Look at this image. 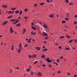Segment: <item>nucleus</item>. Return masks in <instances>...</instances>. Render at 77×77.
Instances as JSON below:
<instances>
[{"label":"nucleus","instance_id":"f257e3e1","mask_svg":"<svg viewBox=\"0 0 77 77\" xmlns=\"http://www.w3.org/2000/svg\"><path fill=\"white\" fill-rule=\"evenodd\" d=\"M46 60L47 62H48L49 63L50 62H51V61L50 60L49 58H48L47 59H45Z\"/></svg>","mask_w":77,"mask_h":77},{"label":"nucleus","instance_id":"f03ea898","mask_svg":"<svg viewBox=\"0 0 77 77\" xmlns=\"http://www.w3.org/2000/svg\"><path fill=\"white\" fill-rule=\"evenodd\" d=\"M43 26L44 29H47V25H45V24H44L43 25Z\"/></svg>","mask_w":77,"mask_h":77},{"label":"nucleus","instance_id":"7ed1b4c3","mask_svg":"<svg viewBox=\"0 0 77 77\" xmlns=\"http://www.w3.org/2000/svg\"><path fill=\"white\" fill-rule=\"evenodd\" d=\"M37 74L38 76H39V77H41V76L42 75V73H41V72H38Z\"/></svg>","mask_w":77,"mask_h":77},{"label":"nucleus","instance_id":"20e7f679","mask_svg":"<svg viewBox=\"0 0 77 77\" xmlns=\"http://www.w3.org/2000/svg\"><path fill=\"white\" fill-rule=\"evenodd\" d=\"M43 33L44 36H48V34H47V33L45 32H43Z\"/></svg>","mask_w":77,"mask_h":77},{"label":"nucleus","instance_id":"39448f33","mask_svg":"<svg viewBox=\"0 0 77 77\" xmlns=\"http://www.w3.org/2000/svg\"><path fill=\"white\" fill-rule=\"evenodd\" d=\"M2 7L3 8H6L8 7V6L7 5H3Z\"/></svg>","mask_w":77,"mask_h":77},{"label":"nucleus","instance_id":"423d86ee","mask_svg":"<svg viewBox=\"0 0 77 77\" xmlns=\"http://www.w3.org/2000/svg\"><path fill=\"white\" fill-rule=\"evenodd\" d=\"M32 58H36V54H34L32 55V56H31Z\"/></svg>","mask_w":77,"mask_h":77},{"label":"nucleus","instance_id":"0eeeda50","mask_svg":"<svg viewBox=\"0 0 77 77\" xmlns=\"http://www.w3.org/2000/svg\"><path fill=\"white\" fill-rule=\"evenodd\" d=\"M8 21H5V22H3V26H5V25H6V24L8 23Z\"/></svg>","mask_w":77,"mask_h":77},{"label":"nucleus","instance_id":"6e6552de","mask_svg":"<svg viewBox=\"0 0 77 77\" xmlns=\"http://www.w3.org/2000/svg\"><path fill=\"white\" fill-rule=\"evenodd\" d=\"M31 34L32 35H35L36 34V32H34L33 33V31H32L31 32Z\"/></svg>","mask_w":77,"mask_h":77},{"label":"nucleus","instance_id":"1a4fd4ad","mask_svg":"<svg viewBox=\"0 0 77 77\" xmlns=\"http://www.w3.org/2000/svg\"><path fill=\"white\" fill-rule=\"evenodd\" d=\"M54 16L53 14H51L49 15V17L50 18H54Z\"/></svg>","mask_w":77,"mask_h":77},{"label":"nucleus","instance_id":"9d476101","mask_svg":"<svg viewBox=\"0 0 77 77\" xmlns=\"http://www.w3.org/2000/svg\"><path fill=\"white\" fill-rule=\"evenodd\" d=\"M11 21H12V22H15L16 21V20L14 19H12L11 20Z\"/></svg>","mask_w":77,"mask_h":77},{"label":"nucleus","instance_id":"9b49d317","mask_svg":"<svg viewBox=\"0 0 77 77\" xmlns=\"http://www.w3.org/2000/svg\"><path fill=\"white\" fill-rule=\"evenodd\" d=\"M36 49L37 50H40L41 49V48H40L39 47H36Z\"/></svg>","mask_w":77,"mask_h":77},{"label":"nucleus","instance_id":"f8f14e48","mask_svg":"<svg viewBox=\"0 0 77 77\" xmlns=\"http://www.w3.org/2000/svg\"><path fill=\"white\" fill-rule=\"evenodd\" d=\"M22 45L20 43L19 45V48H20V49H22V48L21 47Z\"/></svg>","mask_w":77,"mask_h":77},{"label":"nucleus","instance_id":"ddd939ff","mask_svg":"<svg viewBox=\"0 0 77 77\" xmlns=\"http://www.w3.org/2000/svg\"><path fill=\"white\" fill-rule=\"evenodd\" d=\"M20 13V11L18 10L17 11L15 12V14H19Z\"/></svg>","mask_w":77,"mask_h":77},{"label":"nucleus","instance_id":"4468645a","mask_svg":"<svg viewBox=\"0 0 77 77\" xmlns=\"http://www.w3.org/2000/svg\"><path fill=\"white\" fill-rule=\"evenodd\" d=\"M24 11L25 12H27L28 11V9L27 8H25L24 9Z\"/></svg>","mask_w":77,"mask_h":77},{"label":"nucleus","instance_id":"2eb2a0df","mask_svg":"<svg viewBox=\"0 0 77 77\" xmlns=\"http://www.w3.org/2000/svg\"><path fill=\"white\" fill-rule=\"evenodd\" d=\"M45 57V56L44 55H42L41 57L42 58H44Z\"/></svg>","mask_w":77,"mask_h":77},{"label":"nucleus","instance_id":"dca6fc26","mask_svg":"<svg viewBox=\"0 0 77 77\" xmlns=\"http://www.w3.org/2000/svg\"><path fill=\"white\" fill-rule=\"evenodd\" d=\"M21 25V24L19 23L18 24H17V25H16V26H18V27H19V26H20Z\"/></svg>","mask_w":77,"mask_h":77},{"label":"nucleus","instance_id":"f3484780","mask_svg":"<svg viewBox=\"0 0 77 77\" xmlns=\"http://www.w3.org/2000/svg\"><path fill=\"white\" fill-rule=\"evenodd\" d=\"M74 24H75V25H76V24H77V22L76 21H74Z\"/></svg>","mask_w":77,"mask_h":77},{"label":"nucleus","instance_id":"a211bd4d","mask_svg":"<svg viewBox=\"0 0 77 77\" xmlns=\"http://www.w3.org/2000/svg\"><path fill=\"white\" fill-rule=\"evenodd\" d=\"M32 29H33V30H36V28H35V27L34 26H32Z\"/></svg>","mask_w":77,"mask_h":77},{"label":"nucleus","instance_id":"6ab92c4d","mask_svg":"<svg viewBox=\"0 0 77 77\" xmlns=\"http://www.w3.org/2000/svg\"><path fill=\"white\" fill-rule=\"evenodd\" d=\"M66 17H69V13H67L66 14Z\"/></svg>","mask_w":77,"mask_h":77},{"label":"nucleus","instance_id":"aec40b11","mask_svg":"<svg viewBox=\"0 0 77 77\" xmlns=\"http://www.w3.org/2000/svg\"><path fill=\"white\" fill-rule=\"evenodd\" d=\"M11 10L12 11H14V10H15L16 9V8H12L11 9Z\"/></svg>","mask_w":77,"mask_h":77},{"label":"nucleus","instance_id":"412c9836","mask_svg":"<svg viewBox=\"0 0 77 77\" xmlns=\"http://www.w3.org/2000/svg\"><path fill=\"white\" fill-rule=\"evenodd\" d=\"M22 13H23V11H20V15H21V14H22Z\"/></svg>","mask_w":77,"mask_h":77},{"label":"nucleus","instance_id":"4be33fe9","mask_svg":"<svg viewBox=\"0 0 77 77\" xmlns=\"http://www.w3.org/2000/svg\"><path fill=\"white\" fill-rule=\"evenodd\" d=\"M66 38H71V37L70 36L67 35H66Z\"/></svg>","mask_w":77,"mask_h":77},{"label":"nucleus","instance_id":"5701e85b","mask_svg":"<svg viewBox=\"0 0 77 77\" xmlns=\"http://www.w3.org/2000/svg\"><path fill=\"white\" fill-rule=\"evenodd\" d=\"M47 50H48L47 49H44V50H43V51H47Z\"/></svg>","mask_w":77,"mask_h":77},{"label":"nucleus","instance_id":"b1692460","mask_svg":"<svg viewBox=\"0 0 77 77\" xmlns=\"http://www.w3.org/2000/svg\"><path fill=\"white\" fill-rule=\"evenodd\" d=\"M72 41H73V39H72L69 42V43H71V42H72Z\"/></svg>","mask_w":77,"mask_h":77},{"label":"nucleus","instance_id":"393cba45","mask_svg":"<svg viewBox=\"0 0 77 77\" xmlns=\"http://www.w3.org/2000/svg\"><path fill=\"white\" fill-rule=\"evenodd\" d=\"M65 38V36H61L60 37V39H61V38Z\"/></svg>","mask_w":77,"mask_h":77},{"label":"nucleus","instance_id":"a878e982","mask_svg":"<svg viewBox=\"0 0 77 77\" xmlns=\"http://www.w3.org/2000/svg\"><path fill=\"white\" fill-rule=\"evenodd\" d=\"M44 2H42V3H40V5H41L42 6V5H44Z\"/></svg>","mask_w":77,"mask_h":77},{"label":"nucleus","instance_id":"bb28decb","mask_svg":"<svg viewBox=\"0 0 77 77\" xmlns=\"http://www.w3.org/2000/svg\"><path fill=\"white\" fill-rule=\"evenodd\" d=\"M14 45H12V48H11V50H14Z\"/></svg>","mask_w":77,"mask_h":77},{"label":"nucleus","instance_id":"cd10ccee","mask_svg":"<svg viewBox=\"0 0 77 77\" xmlns=\"http://www.w3.org/2000/svg\"><path fill=\"white\" fill-rule=\"evenodd\" d=\"M12 13V11H10L8 12V14H11Z\"/></svg>","mask_w":77,"mask_h":77},{"label":"nucleus","instance_id":"c85d7f7f","mask_svg":"<svg viewBox=\"0 0 77 77\" xmlns=\"http://www.w3.org/2000/svg\"><path fill=\"white\" fill-rule=\"evenodd\" d=\"M12 17V15L11 16H8V18H11Z\"/></svg>","mask_w":77,"mask_h":77},{"label":"nucleus","instance_id":"c756f323","mask_svg":"<svg viewBox=\"0 0 77 77\" xmlns=\"http://www.w3.org/2000/svg\"><path fill=\"white\" fill-rule=\"evenodd\" d=\"M27 46H28V44H26L24 46V47H25V48H26V47H27Z\"/></svg>","mask_w":77,"mask_h":77},{"label":"nucleus","instance_id":"7c9ffc66","mask_svg":"<svg viewBox=\"0 0 77 77\" xmlns=\"http://www.w3.org/2000/svg\"><path fill=\"white\" fill-rule=\"evenodd\" d=\"M74 42H75V43H76V42H77V39H75L74 40Z\"/></svg>","mask_w":77,"mask_h":77},{"label":"nucleus","instance_id":"2f4dec72","mask_svg":"<svg viewBox=\"0 0 77 77\" xmlns=\"http://www.w3.org/2000/svg\"><path fill=\"white\" fill-rule=\"evenodd\" d=\"M60 59H63V57L62 56L60 57Z\"/></svg>","mask_w":77,"mask_h":77},{"label":"nucleus","instance_id":"473e14b6","mask_svg":"<svg viewBox=\"0 0 77 77\" xmlns=\"http://www.w3.org/2000/svg\"><path fill=\"white\" fill-rule=\"evenodd\" d=\"M66 3H69V0H66Z\"/></svg>","mask_w":77,"mask_h":77},{"label":"nucleus","instance_id":"72a5a7b5","mask_svg":"<svg viewBox=\"0 0 77 77\" xmlns=\"http://www.w3.org/2000/svg\"><path fill=\"white\" fill-rule=\"evenodd\" d=\"M66 23V22L65 20H63L62 22V23Z\"/></svg>","mask_w":77,"mask_h":77},{"label":"nucleus","instance_id":"f704fd0d","mask_svg":"<svg viewBox=\"0 0 77 77\" xmlns=\"http://www.w3.org/2000/svg\"><path fill=\"white\" fill-rule=\"evenodd\" d=\"M59 48L60 49L62 48V46H60L59 47H58V49H59Z\"/></svg>","mask_w":77,"mask_h":77},{"label":"nucleus","instance_id":"c9c22d12","mask_svg":"<svg viewBox=\"0 0 77 77\" xmlns=\"http://www.w3.org/2000/svg\"><path fill=\"white\" fill-rule=\"evenodd\" d=\"M54 64H56V65H58V63L56 62H54Z\"/></svg>","mask_w":77,"mask_h":77},{"label":"nucleus","instance_id":"e433bc0d","mask_svg":"<svg viewBox=\"0 0 77 77\" xmlns=\"http://www.w3.org/2000/svg\"><path fill=\"white\" fill-rule=\"evenodd\" d=\"M42 66H43L44 67H46V65L45 64H44V65H42Z\"/></svg>","mask_w":77,"mask_h":77},{"label":"nucleus","instance_id":"4c0bfd02","mask_svg":"<svg viewBox=\"0 0 77 77\" xmlns=\"http://www.w3.org/2000/svg\"><path fill=\"white\" fill-rule=\"evenodd\" d=\"M69 5H73V4H72V2H70L69 3Z\"/></svg>","mask_w":77,"mask_h":77},{"label":"nucleus","instance_id":"58836bf2","mask_svg":"<svg viewBox=\"0 0 77 77\" xmlns=\"http://www.w3.org/2000/svg\"><path fill=\"white\" fill-rule=\"evenodd\" d=\"M65 50H70V49L68 48H66L65 49Z\"/></svg>","mask_w":77,"mask_h":77},{"label":"nucleus","instance_id":"ea45409f","mask_svg":"<svg viewBox=\"0 0 77 77\" xmlns=\"http://www.w3.org/2000/svg\"><path fill=\"white\" fill-rule=\"evenodd\" d=\"M18 21H19V20H17L15 22L16 23H18Z\"/></svg>","mask_w":77,"mask_h":77},{"label":"nucleus","instance_id":"a19ab883","mask_svg":"<svg viewBox=\"0 0 77 77\" xmlns=\"http://www.w3.org/2000/svg\"><path fill=\"white\" fill-rule=\"evenodd\" d=\"M24 18L25 19H28V17H24Z\"/></svg>","mask_w":77,"mask_h":77},{"label":"nucleus","instance_id":"79ce46f5","mask_svg":"<svg viewBox=\"0 0 77 77\" xmlns=\"http://www.w3.org/2000/svg\"><path fill=\"white\" fill-rule=\"evenodd\" d=\"M38 62V61H35L34 63V64H36Z\"/></svg>","mask_w":77,"mask_h":77},{"label":"nucleus","instance_id":"37998d69","mask_svg":"<svg viewBox=\"0 0 77 77\" xmlns=\"http://www.w3.org/2000/svg\"><path fill=\"white\" fill-rule=\"evenodd\" d=\"M10 72V74L12 73V70H11Z\"/></svg>","mask_w":77,"mask_h":77},{"label":"nucleus","instance_id":"c03bdc74","mask_svg":"<svg viewBox=\"0 0 77 77\" xmlns=\"http://www.w3.org/2000/svg\"><path fill=\"white\" fill-rule=\"evenodd\" d=\"M26 29H23V32H24V33H25V32H26Z\"/></svg>","mask_w":77,"mask_h":77},{"label":"nucleus","instance_id":"a18cd8bd","mask_svg":"<svg viewBox=\"0 0 77 77\" xmlns=\"http://www.w3.org/2000/svg\"><path fill=\"white\" fill-rule=\"evenodd\" d=\"M37 6V4H35L34 5V7H36Z\"/></svg>","mask_w":77,"mask_h":77},{"label":"nucleus","instance_id":"49530a36","mask_svg":"<svg viewBox=\"0 0 77 77\" xmlns=\"http://www.w3.org/2000/svg\"><path fill=\"white\" fill-rule=\"evenodd\" d=\"M59 59H57V63H59Z\"/></svg>","mask_w":77,"mask_h":77},{"label":"nucleus","instance_id":"de8ad7c7","mask_svg":"<svg viewBox=\"0 0 77 77\" xmlns=\"http://www.w3.org/2000/svg\"><path fill=\"white\" fill-rule=\"evenodd\" d=\"M33 75V73L32 72H31V75Z\"/></svg>","mask_w":77,"mask_h":77},{"label":"nucleus","instance_id":"09e8293b","mask_svg":"<svg viewBox=\"0 0 77 77\" xmlns=\"http://www.w3.org/2000/svg\"><path fill=\"white\" fill-rule=\"evenodd\" d=\"M29 59H31V57H32V56L30 55H29Z\"/></svg>","mask_w":77,"mask_h":77},{"label":"nucleus","instance_id":"8fccbe9b","mask_svg":"<svg viewBox=\"0 0 77 77\" xmlns=\"http://www.w3.org/2000/svg\"><path fill=\"white\" fill-rule=\"evenodd\" d=\"M65 20H66V21H68V18H65Z\"/></svg>","mask_w":77,"mask_h":77},{"label":"nucleus","instance_id":"3c124183","mask_svg":"<svg viewBox=\"0 0 77 77\" xmlns=\"http://www.w3.org/2000/svg\"><path fill=\"white\" fill-rule=\"evenodd\" d=\"M57 73H58V74L60 73V71H57Z\"/></svg>","mask_w":77,"mask_h":77},{"label":"nucleus","instance_id":"603ef678","mask_svg":"<svg viewBox=\"0 0 77 77\" xmlns=\"http://www.w3.org/2000/svg\"><path fill=\"white\" fill-rule=\"evenodd\" d=\"M27 71H30V69H27Z\"/></svg>","mask_w":77,"mask_h":77},{"label":"nucleus","instance_id":"864d4df0","mask_svg":"<svg viewBox=\"0 0 77 77\" xmlns=\"http://www.w3.org/2000/svg\"><path fill=\"white\" fill-rule=\"evenodd\" d=\"M32 26H35V24H34V23H33V22H32Z\"/></svg>","mask_w":77,"mask_h":77},{"label":"nucleus","instance_id":"5fc2aeb1","mask_svg":"<svg viewBox=\"0 0 77 77\" xmlns=\"http://www.w3.org/2000/svg\"><path fill=\"white\" fill-rule=\"evenodd\" d=\"M18 51H19L20 52H21V50L20 49H18Z\"/></svg>","mask_w":77,"mask_h":77},{"label":"nucleus","instance_id":"6e6d98bb","mask_svg":"<svg viewBox=\"0 0 77 77\" xmlns=\"http://www.w3.org/2000/svg\"><path fill=\"white\" fill-rule=\"evenodd\" d=\"M16 69H19V67H17L16 68H15Z\"/></svg>","mask_w":77,"mask_h":77},{"label":"nucleus","instance_id":"4d7b16f0","mask_svg":"<svg viewBox=\"0 0 77 77\" xmlns=\"http://www.w3.org/2000/svg\"><path fill=\"white\" fill-rule=\"evenodd\" d=\"M47 3H49V2H50V1L49 0H47Z\"/></svg>","mask_w":77,"mask_h":77},{"label":"nucleus","instance_id":"13d9d810","mask_svg":"<svg viewBox=\"0 0 77 77\" xmlns=\"http://www.w3.org/2000/svg\"><path fill=\"white\" fill-rule=\"evenodd\" d=\"M11 33H13V32H14V30H12V31H11V32H10Z\"/></svg>","mask_w":77,"mask_h":77},{"label":"nucleus","instance_id":"bf43d9fd","mask_svg":"<svg viewBox=\"0 0 77 77\" xmlns=\"http://www.w3.org/2000/svg\"><path fill=\"white\" fill-rule=\"evenodd\" d=\"M48 66L49 67H50V68H51V65H50V64H49Z\"/></svg>","mask_w":77,"mask_h":77},{"label":"nucleus","instance_id":"052dcab7","mask_svg":"<svg viewBox=\"0 0 77 77\" xmlns=\"http://www.w3.org/2000/svg\"><path fill=\"white\" fill-rule=\"evenodd\" d=\"M74 77H77V75H74Z\"/></svg>","mask_w":77,"mask_h":77},{"label":"nucleus","instance_id":"680f3d73","mask_svg":"<svg viewBox=\"0 0 77 77\" xmlns=\"http://www.w3.org/2000/svg\"><path fill=\"white\" fill-rule=\"evenodd\" d=\"M48 37H47L45 38V39H48Z\"/></svg>","mask_w":77,"mask_h":77},{"label":"nucleus","instance_id":"e2e57ef3","mask_svg":"<svg viewBox=\"0 0 77 77\" xmlns=\"http://www.w3.org/2000/svg\"><path fill=\"white\" fill-rule=\"evenodd\" d=\"M10 30V31H11V30H12V27H11Z\"/></svg>","mask_w":77,"mask_h":77},{"label":"nucleus","instance_id":"0e129e2a","mask_svg":"<svg viewBox=\"0 0 77 77\" xmlns=\"http://www.w3.org/2000/svg\"><path fill=\"white\" fill-rule=\"evenodd\" d=\"M67 75H70V74L69 73H67Z\"/></svg>","mask_w":77,"mask_h":77},{"label":"nucleus","instance_id":"69168bd1","mask_svg":"<svg viewBox=\"0 0 77 77\" xmlns=\"http://www.w3.org/2000/svg\"><path fill=\"white\" fill-rule=\"evenodd\" d=\"M31 40H32V38H29V41H31Z\"/></svg>","mask_w":77,"mask_h":77},{"label":"nucleus","instance_id":"338daca9","mask_svg":"<svg viewBox=\"0 0 77 77\" xmlns=\"http://www.w3.org/2000/svg\"><path fill=\"white\" fill-rule=\"evenodd\" d=\"M44 43H45V44H46V43H47V42L44 41Z\"/></svg>","mask_w":77,"mask_h":77},{"label":"nucleus","instance_id":"774afa93","mask_svg":"<svg viewBox=\"0 0 77 77\" xmlns=\"http://www.w3.org/2000/svg\"><path fill=\"white\" fill-rule=\"evenodd\" d=\"M75 17H76V18H77V15H75Z\"/></svg>","mask_w":77,"mask_h":77}]
</instances>
